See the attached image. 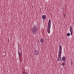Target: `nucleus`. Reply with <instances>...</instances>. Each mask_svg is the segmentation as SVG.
Segmentation results:
<instances>
[{
  "label": "nucleus",
  "mask_w": 74,
  "mask_h": 74,
  "mask_svg": "<svg viewBox=\"0 0 74 74\" xmlns=\"http://www.w3.org/2000/svg\"><path fill=\"white\" fill-rule=\"evenodd\" d=\"M62 65H63V66H64V65H65V63L64 62H63Z\"/></svg>",
  "instance_id": "obj_12"
},
{
  "label": "nucleus",
  "mask_w": 74,
  "mask_h": 74,
  "mask_svg": "<svg viewBox=\"0 0 74 74\" xmlns=\"http://www.w3.org/2000/svg\"><path fill=\"white\" fill-rule=\"evenodd\" d=\"M70 32H73V28H72V27L71 26V27H70V29L69 30Z\"/></svg>",
  "instance_id": "obj_8"
},
{
  "label": "nucleus",
  "mask_w": 74,
  "mask_h": 74,
  "mask_svg": "<svg viewBox=\"0 0 74 74\" xmlns=\"http://www.w3.org/2000/svg\"><path fill=\"white\" fill-rule=\"evenodd\" d=\"M62 60H64V61L66 60V57L64 56L62 58Z\"/></svg>",
  "instance_id": "obj_9"
},
{
  "label": "nucleus",
  "mask_w": 74,
  "mask_h": 74,
  "mask_svg": "<svg viewBox=\"0 0 74 74\" xmlns=\"http://www.w3.org/2000/svg\"><path fill=\"white\" fill-rule=\"evenodd\" d=\"M18 47H20V45H19V43H18Z\"/></svg>",
  "instance_id": "obj_15"
},
{
  "label": "nucleus",
  "mask_w": 74,
  "mask_h": 74,
  "mask_svg": "<svg viewBox=\"0 0 74 74\" xmlns=\"http://www.w3.org/2000/svg\"><path fill=\"white\" fill-rule=\"evenodd\" d=\"M63 15L64 16V18H65V17H66V14H63Z\"/></svg>",
  "instance_id": "obj_13"
},
{
  "label": "nucleus",
  "mask_w": 74,
  "mask_h": 74,
  "mask_svg": "<svg viewBox=\"0 0 74 74\" xmlns=\"http://www.w3.org/2000/svg\"><path fill=\"white\" fill-rule=\"evenodd\" d=\"M34 53V54L36 55H38V53H39V51L36 50H35Z\"/></svg>",
  "instance_id": "obj_4"
},
{
  "label": "nucleus",
  "mask_w": 74,
  "mask_h": 74,
  "mask_svg": "<svg viewBox=\"0 0 74 74\" xmlns=\"http://www.w3.org/2000/svg\"><path fill=\"white\" fill-rule=\"evenodd\" d=\"M71 64H73V63H72H72Z\"/></svg>",
  "instance_id": "obj_17"
},
{
  "label": "nucleus",
  "mask_w": 74,
  "mask_h": 74,
  "mask_svg": "<svg viewBox=\"0 0 74 74\" xmlns=\"http://www.w3.org/2000/svg\"><path fill=\"white\" fill-rule=\"evenodd\" d=\"M67 36H68V37H69V36H70V34L69 33H68L67 34Z\"/></svg>",
  "instance_id": "obj_11"
},
{
  "label": "nucleus",
  "mask_w": 74,
  "mask_h": 74,
  "mask_svg": "<svg viewBox=\"0 0 74 74\" xmlns=\"http://www.w3.org/2000/svg\"><path fill=\"white\" fill-rule=\"evenodd\" d=\"M50 29L51 28H47V31L48 33H50Z\"/></svg>",
  "instance_id": "obj_7"
},
{
  "label": "nucleus",
  "mask_w": 74,
  "mask_h": 74,
  "mask_svg": "<svg viewBox=\"0 0 74 74\" xmlns=\"http://www.w3.org/2000/svg\"><path fill=\"white\" fill-rule=\"evenodd\" d=\"M51 19H49L48 23V25L47 26V28H51Z\"/></svg>",
  "instance_id": "obj_3"
},
{
  "label": "nucleus",
  "mask_w": 74,
  "mask_h": 74,
  "mask_svg": "<svg viewBox=\"0 0 74 74\" xmlns=\"http://www.w3.org/2000/svg\"><path fill=\"white\" fill-rule=\"evenodd\" d=\"M40 41L41 43H44V39H43V38H42L40 39Z\"/></svg>",
  "instance_id": "obj_5"
},
{
  "label": "nucleus",
  "mask_w": 74,
  "mask_h": 74,
  "mask_svg": "<svg viewBox=\"0 0 74 74\" xmlns=\"http://www.w3.org/2000/svg\"><path fill=\"white\" fill-rule=\"evenodd\" d=\"M18 54L19 56H21V53L19 52V51H18Z\"/></svg>",
  "instance_id": "obj_10"
},
{
  "label": "nucleus",
  "mask_w": 74,
  "mask_h": 74,
  "mask_svg": "<svg viewBox=\"0 0 74 74\" xmlns=\"http://www.w3.org/2000/svg\"><path fill=\"white\" fill-rule=\"evenodd\" d=\"M42 18L44 20H45L46 19V16L45 15H43L42 16Z\"/></svg>",
  "instance_id": "obj_6"
},
{
  "label": "nucleus",
  "mask_w": 74,
  "mask_h": 74,
  "mask_svg": "<svg viewBox=\"0 0 74 74\" xmlns=\"http://www.w3.org/2000/svg\"><path fill=\"white\" fill-rule=\"evenodd\" d=\"M62 47L61 46V45H60L59 46V50L58 51V62L62 61L61 60V54H62Z\"/></svg>",
  "instance_id": "obj_1"
},
{
  "label": "nucleus",
  "mask_w": 74,
  "mask_h": 74,
  "mask_svg": "<svg viewBox=\"0 0 74 74\" xmlns=\"http://www.w3.org/2000/svg\"><path fill=\"white\" fill-rule=\"evenodd\" d=\"M25 74H27V72H25Z\"/></svg>",
  "instance_id": "obj_16"
},
{
  "label": "nucleus",
  "mask_w": 74,
  "mask_h": 74,
  "mask_svg": "<svg viewBox=\"0 0 74 74\" xmlns=\"http://www.w3.org/2000/svg\"><path fill=\"white\" fill-rule=\"evenodd\" d=\"M37 31H38V29L37 28V27L34 26V28H33V30H32L33 33H36V32H37Z\"/></svg>",
  "instance_id": "obj_2"
},
{
  "label": "nucleus",
  "mask_w": 74,
  "mask_h": 74,
  "mask_svg": "<svg viewBox=\"0 0 74 74\" xmlns=\"http://www.w3.org/2000/svg\"><path fill=\"white\" fill-rule=\"evenodd\" d=\"M71 36H72V35L73 34V32H71Z\"/></svg>",
  "instance_id": "obj_14"
}]
</instances>
